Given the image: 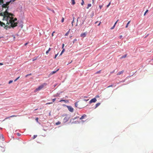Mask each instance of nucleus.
<instances>
[{
  "label": "nucleus",
  "instance_id": "7",
  "mask_svg": "<svg viewBox=\"0 0 153 153\" xmlns=\"http://www.w3.org/2000/svg\"><path fill=\"white\" fill-rule=\"evenodd\" d=\"M86 32H85L83 33H82L80 35V36L82 37H84L86 36Z\"/></svg>",
  "mask_w": 153,
  "mask_h": 153
},
{
  "label": "nucleus",
  "instance_id": "25",
  "mask_svg": "<svg viewBox=\"0 0 153 153\" xmlns=\"http://www.w3.org/2000/svg\"><path fill=\"white\" fill-rule=\"evenodd\" d=\"M111 4V2H110L108 4V5H107V7H108Z\"/></svg>",
  "mask_w": 153,
  "mask_h": 153
},
{
  "label": "nucleus",
  "instance_id": "19",
  "mask_svg": "<svg viewBox=\"0 0 153 153\" xmlns=\"http://www.w3.org/2000/svg\"><path fill=\"white\" fill-rule=\"evenodd\" d=\"M62 51L61 52V53H60V55H61L62 54L64 53V52L65 51V49H64V48H63L62 49Z\"/></svg>",
  "mask_w": 153,
  "mask_h": 153
},
{
  "label": "nucleus",
  "instance_id": "12",
  "mask_svg": "<svg viewBox=\"0 0 153 153\" xmlns=\"http://www.w3.org/2000/svg\"><path fill=\"white\" fill-rule=\"evenodd\" d=\"M59 69H58L56 71H53L50 74H51V75H52L55 73L57 71H59Z\"/></svg>",
  "mask_w": 153,
  "mask_h": 153
},
{
  "label": "nucleus",
  "instance_id": "57",
  "mask_svg": "<svg viewBox=\"0 0 153 153\" xmlns=\"http://www.w3.org/2000/svg\"><path fill=\"white\" fill-rule=\"evenodd\" d=\"M48 9L49 10H50V9H49L48 8Z\"/></svg>",
  "mask_w": 153,
  "mask_h": 153
},
{
  "label": "nucleus",
  "instance_id": "20",
  "mask_svg": "<svg viewBox=\"0 0 153 153\" xmlns=\"http://www.w3.org/2000/svg\"><path fill=\"white\" fill-rule=\"evenodd\" d=\"M130 21H129L127 23L126 25V28H127L128 27V25L130 23Z\"/></svg>",
  "mask_w": 153,
  "mask_h": 153
},
{
  "label": "nucleus",
  "instance_id": "34",
  "mask_svg": "<svg viewBox=\"0 0 153 153\" xmlns=\"http://www.w3.org/2000/svg\"><path fill=\"white\" fill-rule=\"evenodd\" d=\"M13 82V81L12 80H10L9 82V84H10L11 83H12Z\"/></svg>",
  "mask_w": 153,
  "mask_h": 153
},
{
  "label": "nucleus",
  "instance_id": "3",
  "mask_svg": "<svg viewBox=\"0 0 153 153\" xmlns=\"http://www.w3.org/2000/svg\"><path fill=\"white\" fill-rule=\"evenodd\" d=\"M47 84L46 83H44L42 85L39 86L37 88H36L34 92H36L38 91H40L45 86H46Z\"/></svg>",
  "mask_w": 153,
  "mask_h": 153
},
{
  "label": "nucleus",
  "instance_id": "4",
  "mask_svg": "<svg viewBox=\"0 0 153 153\" xmlns=\"http://www.w3.org/2000/svg\"><path fill=\"white\" fill-rule=\"evenodd\" d=\"M66 107L69 111L71 112H73L74 111V108L71 106L66 105Z\"/></svg>",
  "mask_w": 153,
  "mask_h": 153
},
{
  "label": "nucleus",
  "instance_id": "6",
  "mask_svg": "<svg viewBox=\"0 0 153 153\" xmlns=\"http://www.w3.org/2000/svg\"><path fill=\"white\" fill-rule=\"evenodd\" d=\"M86 117L87 115L85 114H83L80 118V119L82 120L83 119L86 118Z\"/></svg>",
  "mask_w": 153,
  "mask_h": 153
},
{
  "label": "nucleus",
  "instance_id": "30",
  "mask_svg": "<svg viewBox=\"0 0 153 153\" xmlns=\"http://www.w3.org/2000/svg\"><path fill=\"white\" fill-rule=\"evenodd\" d=\"M74 17L73 18V20L72 21V26H73V23H74Z\"/></svg>",
  "mask_w": 153,
  "mask_h": 153
},
{
  "label": "nucleus",
  "instance_id": "36",
  "mask_svg": "<svg viewBox=\"0 0 153 153\" xmlns=\"http://www.w3.org/2000/svg\"><path fill=\"white\" fill-rule=\"evenodd\" d=\"M115 26V25H114L112 27H111V29H113L114 28V27Z\"/></svg>",
  "mask_w": 153,
  "mask_h": 153
},
{
  "label": "nucleus",
  "instance_id": "51",
  "mask_svg": "<svg viewBox=\"0 0 153 153\" xmlns=\"http://www.w3.org/2000/svg\"><path fill=\"white\" fill-rule=\"evenodd\" d=\"M92 3L94 4V0H92Z\"/></svg>",
  "mask_w": 153,
  "mask_h": 153
},
{
  "label": "nucleus",
  "instance_id": "1",
  "mask_svg": "<svg viewBox=\"0 0 153 153\" xmlns=\"http://www.w3.org/2000/svg\"><path fill=\"white\" fill-rule=\"evenodd\" d=\"M0 15L3 17V20H6V25L4 23L0 21V27H3L7 30L11 27H14L17 26V23L15 22V21L17 20V19L15 18L13 19V14L9 13L6 10L4 13H1Z\"/></svg>",
  "mask_w": 153,
  "mask_h": 153
},
{
  "label": "nucleus",
  "instance_id": "27",
  "mask_svg": "<svg viewBox=\"0 0 153 153\" xmlns=\"http://www.w3.org/2000/svg\"><path fill=\"white\" fill-rule=\"evenodd\" d=\"M52 103H53V102H48V103H46V105H49V104H52Z\"/></svg>",
  "mask_w": 153,
  "mask_h": 153
},
{
  "label": "nucleus",
  "instance_id": "43",
  "mask_svg": "<svg viewBox=\"0 0 153 153\" xmlns=\"http://www.w3.org/2000/svg\"><path fill=\"white\" fill-rule=\"evenodd\" d=\"M17 135L19 136L21 135V134L19 133H17Z\"/></svg>",
  "mask_w": 153,
  "mask_h": 153
},
{
  "label": "nucleus",
  "instance_id": "59",
  "mask_svg": "<svg viewBox=\"0 0 153 153\" xmlns=\"http://www.w3.org/2000/svg\"><path fill=\"white\" fill-rule=\"evenodd\" d=\"M76 26H77V24H76Z\"/></svg>",
  "mask_w": 153,
  "mask_h": 153
},
{
  "label": "nucleus",
  "instance_id": "28",
  "mask_svg": "<svg viewBox=\"0 0 153 153\" xmlns=\"http://www.w3.org/2000/svg\"><path fill=\"white\" fill-rule=\"evenodd\" d=\"M64 18L62 17V20H61V22H63L64 21Z\"/></svg>",
  "mask_w": 153,
  "mask_h": 153
},
{
  "label": "nucleus",
  "instance_id": "15",
  "mask_svg": "<svg viewBox=\"0 0 153 153\" xmlns=\"http://www.w3.org/2000/svg\"><path fill=\"white\" fill-rule=\"evenodd\" d=\"M100 104V102L96 104V107L95 108H97L98 106Z\"/></svg>",
  "mask_w": 153,
  "mask_h": 153
},
{
  "label": "nucleus",
  "instance_id": "50",
  "mask_svg": "<svg viewBox=\"0 0 153 153\" xmlns=\"http://www.w3.org/2000/svg\"><path fill=\"white\" fill-rule=\"evenodd\" d=\"M101 23V22H100L99 24H98V26H99L100 25V24Z\"/></svg>",
  "mask_w": 153,
  "mask_h": 153
},
{
  "label": "nucleus",
  "instance_id": "8",
  "mask_svg": "<svg viewBox=\"0 0 153 153\" xmlns=\"http://www.w3.org/2000/svg\"><path fill=\"white\" fill-rule=\"evenodd\" d=\"M69 119V118L68 117H65L64 119V121L65 122H66L68 121Z\"/></svg>",
  "mask_w": 153,
  "mask_h": 153
},
{
  "label": "nucleus",
  "instance_id": "40",
  "mask_svg": "<svg viewBox=\"0 0 153 153\" xmlns=\"http://www.w3.org/2000/svg\"><path fill=\"white\" fill-rule=\"evenodd\" d=\"M31 74H27V75L26 76V77H27V76H29V75H31Z\"/></svg>",
  "mask_w": 153,
  "mask_h": 153
},
{
  "label": "nucleus",
  "instance_id": "42",
  "mask_svg": "<svg viewBox=\"0 0 153 153\" xmlns=\"http://www.w3.org/2000/svg\"><path fill=\"white\" fill-rule=\"evenodd\" d=\"M77 41V39H75L73 41V43H74L76 41Z\"/></svg>",
  "mask_w": 153,
  "mask_h": 153
},
{
  "label": "nucleus",
  "instance_id": "35",
  "mask_svg": "<svg viewBox=\"0 0 153 153\" xmlns=\"http://www.w3.org/2000/svg\"><path fill=\"white\" fill-rule=\"evenodd\" d=\"M36 121L37 122H38V118H36Z\"/></svg>",
  "mask_w": 153,
  "mask_h": 153
},
{
  "label": "nucleus",
  "instance_id": "14",
  "mask_svg": "<svg viewBox=\"0 0 153 153\" xmlns=\"http://www.w3.org/2000/svg\"><path fill=\"white\" fill-rule=\"evenodd\" d=\"M70 29H69V30L65 33V36H67L69 34Z\"/></svg>",
  "mask_w": 153,
  "mask_h": 153
},
{
  "label": "nucleus",
  "instance_id": "41",
  "mask_svg": "<svg viewBox=\"0 0 153 153\" xmlns=\"http://www.w3.org/2000/svg\"><path fill=\"white\" fill-rule=\"evenodd\" d=\"M55 33V31H53L52 34V36H53V33Z\"/></svg>",
  "mask_w": 153,
  "mask_h": 153
},
{
  "label": "nucleus",
  "instance_id": "60",
  "mask_svg": "<svg viewBox=\"0 0 153 153\" xmlns=\"http://www.w3.org/2000/svg\"><path fill=\"white\" fill-rule=\"evenodd\" d=\"M82 1H83V0H82Z\"/></svg>",
  "mask_w": 153,
  "mask_h": 153
},
{
  "label": "nucleus",
  "instance_id": "2",
  "mask_svg": "<svg viewBox=\"0 0 153 153\" xmlns=\"http://www.w3.org/2000/svg\"><path fill=\"white\" fill-rule=\"evenodd\" d=\"M3 0H0V6H1L2 7V8L3 9L4 8L6 9L5 12L6 10L7 11V10L8 8V5H9V3H7L6 4H3ZM1 13H0V14ZM0 16L1 15H0Z\"/></svg>",
  "mask_w": 153,
  "mask_h": 153
},
{
  "label": "nucleus",
  "instance_id": "26",
  "mask_svg": "<svg viewBox=\"0 0 153 153\" xmlns=\"http://www.w3.org/2000/svg\"><path fill=\"white\" fill-rule=\"evenodd\" d=\"M100 72H101V70L99 71H97L95 74H99L100 73Z\"/></svg>",
  "mask_w": 153,
  "mask_h": 153
},
{
  "label": "nucleus",
  "instance_id": "23",
  "mask_svg": "<svg viewBox=\"0 0 153 153\" xmlns=\"http://www.w3.org/2000/svg\"><path fill=\"white\" fill-rule=\"evenodd\" d=\"M61 124V123L59 121L58 122H56L55 123V124L56 125H59Z\"/></svg>",
  "mask_w": 153,
  "mask_h": 153
},
{
  "label": "nucleus",
  "instance_id": "37",
  "mask_svg": "<svg viewBox=\"0 0 153 153\" xmlns=\"http://www.w3.org/2000/svg\"><path fill=\"white\" fill-rule=\"evenodd\" d=\"M56 100V98L53 99L52 100L53 101V102H54Z\"/></svg>",
  "mask_w": 153,
  "mask_h": 153
},
{
  "label": "nucleus",
  "instance_id": "58",
  "mask_svg": "<svg viewBox=\"0 0 153 153\" xmlns=\"http://www.w3.org/2000/svg\"><path fill=\"white\" fill-rule=\"evenodd\" d=\"M114 72V71L113 72H111V73H113Z\"/></svg>",
  "mask_w": 153,
  "mask_h": 153
},
{
  "label": "nucleus",
  "instance_id": "54",
  "mask_svg": "<svg viewBox=\"0 0 153 153\" xmlns=\"http://www.w3.org/2000/svg\"><path fill=\"white\" fill-rule=\"evenodd\" d=\"M49 116H51V112L49 113Z\"/></svg>",
  "mask_w": 153,
  "mask_h": 153
},
{
  "label": "nucleus",
  "instance_id": "9",
  "mask_svg": "<svg viewBox=\"0 0 153 153\" xmlns=\"http://www.w3.org/2000/svg\"><path fill=\"white\" fill-rule=\"evenodd\" d=\"M3 141L4 140V137L2 134H0V141Z\"/></svg>",
  "mask_w": 153,
  "mask_h": 153
},
{
  "label": "nucleus",
  "instance_id": "13",
  "mask_svg": "<svg viewBox=\"0 0 153 153\" xmlns=\"http://www.w3.org/2000/svg\"><path fill=\"white\" fill-rule=\"evenodd\" d=\"M127 56V54H125L120 59H122L123 58H126Z\"/></svg>",
  "mask_w": 153,
  "mask_h": 153
},
{
  "label": "nucleus",
  "instance_id": "11",
  "mask_svg": "<svg viewBox=\"0 0 153 153\" xmlns=\"http://www.w3.org/2000/svg\"><path fill=\"white\" fill-rule=\"evenodd\" d=\"M124 72V70H122V71H120L119 72H118L117 74V75H120L121 74H122Z\"/></svg>",
  "mask_w": 153,
  "mask_h": 153
},
{
  "label": "nucleus",
  "instance_id": "47",
  "mask_svg": "<svg viewBox=\"0 0 153 153\" xmlns=\"http://www.w3.org/2000/svg\"><path fill=\"white\" fill-rule=\"evenodd\" d=\"M112 86V85H109V86H108L107 88H109V87H111Z\"/></svg>",
  "mask_w": 153,
  "mask_h": 153
},
{
  "label": "nucleus",
  "instance_id": "44",
  "mask_svg": "<svg viewBox=\"0 0 153 153\" xmlns=\"http://www.w3.org/2000/svg\"><path fill=\"white\" fill-rule=\"evenodd\" d=\"M64 44H63L62 45V48H64Z\"/></svg>",
  "mask_w": 153,
  "mask_h": 153
},
{
  "label": "nucleus",
  "instance_id": "49",
  "mask_svg": "<svg viewBox=\"0 0 153 153\" xmlns=\"http://www.w3.org/2000/svg\"><path fill=\"white\" fill-rule=\"evenodd\" d=\"M99 96L98 95H97L96 97V98H99Z\"/></svg>",
  "mask_w": 153,
  "mask_h": 153
},
{
  "label": "nucleus",
  "instance_id": "17",
  "mask_svg": "<svg viewBox=\"0 0 153 153\" xmlns=\"http://www.w3.org/2000/svg\"><path fill=\"white\" fill-rule=\"evenodd\" d=\"M17 117V116H16V115H12L9 117L6 118L5 119H7L9 118L10 117Z\"/></svg>",
  "mask_w": 153,
  "mask_h": 153
},
{
  "label": "nucleus",
  "instance_id": "55",
  "mask_svg": "<svg viewBox=\"0 0 153 153\" xmlns=\"http://www.w3.org/2000/svg\"><path fill=\"white\" fill-rule=\"evenodd\" d=\"M84 100L85 101H87L88 100Z\"/></svg>",
  "mask_w": 153,
  "mask_h": 153
},
{
  "label": "nucleus",
  "instance_id": "5",
  "mask_svg": "<svg viewBox=\"0 0 153 153\" xmlns=\"http://www.w3.org/2000/svg\"><path fill=\"white\" fill-rule=\"evenodd\" d=\"M97 100L95 98H94L91 100L89 101V103H91L92 102H95L97 101Z\"/></svg>",
  "mask_w": 153,
  "mask_h": 153
},
{
  "label": "nucleus",
  "instance_id": "29",
  "mask_svg": "<svg viewBox=\"0 0 153 153\" xmlns=\"http://www.w3.org/2000/svg\"><path fill=\"white\" fill-rule=\"evenodd\" d=\"M148 11V10H146V11H145V13H144V15L145 16V15L146 13H147Z\"/></svg>",
  "mask_w": 153,
  "mask_h": 153
},
{
  "label": "nucleus",
  "instance_id": "16",
  "mask_svg": "<svg viewBox=\"0 0 153 153\" xmlns=\"http://www.w3.org/2000/svg\"><path fill=\"white\" fill-rule=\"evenodd\" d=\"M51 48H49L48 49V50L46 51V54H48V53L49 51H51Z\"/></svg>",
  "mask_w": 153,
  "mask_h": 153
},
{
  "label": "nucleus",
  "instance_id": "10",
  "mask_svg": "<svg viewBox=\"0 0 153 153\" xmlns=\"http://www.w3.org/2000/svg\"><path fill=\"white\" fill-rule=\"evenodd\" d=\"M62 101L65 102L66 103H68L69 102V101L68 100H61L59 101V102H61Z\"/></svg>",
  "mask_w": 153,
  "mask_h": 153
},
{
  "label": "nucleus",
  "instance_id": "31",
  "mask_svg": "<svg viewBox=\"0 0 153 153\" xmlns=\"http://www.w3.org/2000/svg\"><path fill=\"white\" fill-rule=\"evenodd\" d=\"M37 136V135H34L33 136V139H34Z\"/></svg>",
  "mask_w": 153,
  "mask_h": 153
},
{
  "label": "nucleus",
  "instance_id": "46",
  "mask_svg": "<svg viewBox=\"0 0 153 153\" xmlns=\"http://www.w3.org/2000/svg\"><path fill=\"white\" fill-rule=\"evenodd\" d=\"M122 37V35H120L119 36V38L120 39H121Z\"/></svg>",
  "mask_w": 153,
  "mask_h": 153
},
{
  "label": "nucleus",
  "instance_id": "33",
  "mask_svg": "<svg viewBox=\"0 0 153 153\" xmlns=\"http://www.w3.org/2000/svg\"><path fill=\"white\" fill-rule=\"evenodd\" d=\"M102 6H103V5H100L99 7H100V9H101L102 8Z\"/></svg>",
  "mask_w": 153,
  "mask_h": 153
},
{
  "label": "nucleus",
  "instance_id": "32",
  "mask_svg": "<svg viewBox=\"0 0 153 153\" xmlns=\"http://www.w3.org/2000/svg\"><path fill=\"white\" fill-rule=\"evenodd\" d=\"M19 76L18 77H17L15 80H14V82H16V81H17V80L19 78Z\"/></svg>",
  "mask_w": 153,
  "mask_h": 153
},
{
  "label": "nucleus",
  "instance_id": "52",
  "mask_svg": "<svg viewBox=\"0 0 153 153\" xmlns=\"http://www.w3.org/2000/svg\"><path fill=\"white\" fill-rule=\"evenodd\" d=\"M3 64L2 63H0V65H2Z\"/></svg>",
  "mask_w": 153,
  "mask_h": 153
},
{
  "label": "nucleus",
  "instance_id": "53",
  "mask_svg": "<svg viewBox=\"0 0 153 153\" xmlns=\"http://www.w3.org/2000/svg\"><path fill=\"white\" fill-rule=\"evenodd\" d=\"M27 43H26L25 44V45H27Z\"/></svg>",
  "mask_w": 153,
  "mask_h": 153
},
{
  "label": "nucleus",
  "instance_id": "18",
  "mask_svg": "<svg viewBox=\"0 0 153 153\" xmlns=\"http://www.w3.org/2000/svg\"><path fill=\"white\" fill-rule=\"evenodd\" d=\"M91 6V4H88V6L87 7V9H88Z\"/></svg>",
  "mask_w": 153,
  "mask_h": 153
},
{
  "label": "nucleus",
  "instance_id": "39",
  "mask_svg": "<svg viewBox=\"0 0 153 153\" xmlns=\"http://www.w3.org/2000/svg\"><path fill=\"white\" fill-rule=\"evenodd\" d=\"M58 55V53H57V54H56V55H55V57H54V58H55V59L56 58V57H57V56Z\"/></svg>",
  "mask_w": 153,
  "mask_h": 153
},
{
  "label": "nucleus",
  "instance_id": "56",
  "mask_svg": "<svg viewBox=\"0 0 153 153\" xmlns=\"http://www.w3.org/2000/svg\"><path fill=\"white\" fill-rule=\"evenodd\" d=\"M97 22H95V23H97Z\"/></svg>",
  "mask_w": 153,
  "mask_h": 153
},
{
  "label": "nucleus",
  "instance_id": "22",
  "mask_svg": "<svg viewBox=\"0 0 153 153\" xmlns=\"http://www.w3.org/2000/svg\"><path fill=\"white\" fill-rule=\"evenodd\" d=\"M71 1L72 2V4L73 5H74L75 4V2L74 0H71Z\"/></svg>",
  "mask_w": 153,
  "mask_h": 153
},
{
  "label": "nucleus",
  "instance_id": "45",
  "mask_svg": "<svg viewBox=\"0 0 153 153\" xmlns=\"http://www.w3.org/2000/svg\"><path fill=\"white\" fill-rule=\"evenodd\" d=\"M118 21V19L117 20V21L114 24V25H115V26L116 24H117V22Z\"/></svg>",
  "mask_w": 153,
  "mask_h": 153
},
{
  "label": "nucleus",
  "instance_id": "38",
  "mask_svg": "<svg viewBox=\"0 0 153 153\" xmlns=\"http://www.w3.org/2000/svg\"><path fill=\"white\" fill-rule=\"evenodd\" d=\"M84 4V1H82V3H81V4L82 5H83Z\"/></svg>",
  "mask_w": 153,
  "mask_h": 153
},
{
  "label": "nucleus",
  "instance_id": "21",
  "mask_svg": "<svg viewBox=\"0 0 153 153\" xmlns=\"http://www.w3.org/2000/svg\"><path fill=\"white\" fill-rule=\"evenodd\" d=\"M75 105L76 107L78 108V102H76L75 103Z\"/></svg>",
  "mask_w": 153,
  "mask_h": 153
},
{
  "label": "nucleus",
  "instance_id": "24",
  "mask_svg": "<svg viewBox=\"0 0 153 153\" xmlns=\"http://www.w3.org/2000/svg\"><path fill=\"white\" fill-rule=\"evenodd\" d=\"M37 59V57H36L33 58V61H34L36 60Z\"/></svg>",
  "mask_w": 153,
  "mask_h": 153
},
{
  "label": "nucleus",
  "instance_id": "48",
  "mask_svg": "<svg viewBox=\"0 0 153 153\" xmlns=\"http://www.w3.org/2000/svg\"><path fill=\"white\" fill-rule=\"evenodd\" d=\"M77 117H75L73 119V120H75Z\"/></svg>",
  "mask_w": 153,
  "mask_h": 153
}]
</instances>
